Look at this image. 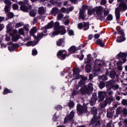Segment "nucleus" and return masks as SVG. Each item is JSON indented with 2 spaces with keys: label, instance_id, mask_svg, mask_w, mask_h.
I'll list each match as a JSON object with an SVG mask.
<instances>
[{
  "label": "nucleus",
  "instance_id": "f257e3e1",
  "mask_svg": "<svg viewBox=\"0 0 127 127\" xmlns=\"http://www.w3.org/2000/svg\"><path fill=\"white\" fill-rule=\"evenodd\" d=\"M127 9V5L126 3L122 2L119 4L118 7L116 8L115 9V14L117 20H119L121 17V12L120 10L122 11H125Z\"/></svg>",
  "mask_w": 127,
  "mask_h": 127
},
{
  "label": "nucleus",
  "instance_id": "f03ea898",
  "mask_svg": "<svg viewBox=\"0 0 127 127\" xmlns=\"http://www.w3.org/2000/svg\"><path fill=\"white\" fill-rule=\"evenodd\" d=\"M54 31L52 33V37H54L56 35H58L59 33H60L61 31V34L62 35H64V34H65L66 33V30L64 29H63L61 30V27L59 25V22H56L55 23V26H54Z\"/></svg>",
  "mask_w": 127,
  "mask_h": 127
},
{
  "label": "nucleus",
  "instance_id": "7ed1b4c3",
  "mask_svg": "<svg viewBox=\"0 0 127 127\" xmlns=\"http://www.w3.org/2000/svg\"><path fill=\"white\" fill-rule=\"evenodd\" d=\"M80 92L82 95L91 94L93 92V84L90 83L88 86H83L81 88Z\"/></svg>",
  "mask_w": 127,
  "mask_h": 127
},
{
  "label": "nucleus",
  "instance_id": "20e7f679",
  "mask_svg": "<svg viewBox=\"0 0 127 127\" xmlns=\"http://www.w3.org/2000/svg\"><path fill=\"white\" fill-rule=\"evenodd\" d=\"M7 32L10 34V36H12V41H17V40L19 39V37H20L19 35H16L14 36V34H16V33H17V30H14L12 31L11 29H8L7 30Z\"/></svg>",
  "mask_w": 127,
  "mask_h": 127
},
{
  "label": "nucleus",
  "instance_id": "39448f33",
  "mask_svg": "<svg viewBox=\"0 0 127 127\" xmlns=\"http://www.w3.org/2000/svg\"><path fill=\"white\" fill-rule=\"evenodd\" d=\"M75 115V113L73 111H71L69 115L67 116L65 118L64 120V124H66L68 123H71V124H73L74 123V116Z\"/></svg>",
  "mask_w": 127,
  "mask_h": 127
},
{
  "label": "nucleus",
  "instance_id": "423d86ee",
  "mask_svg": "<svg viewBox=\"0 0 127 127\" xmlns=\"http://www.w3.org/2000/svg\"><path fill=\"white\" fill-rule=\"evenodd\" d=\"M87 109L86 106H82L80 104L77 105L76 110L78 115H82V114H84V113H87Z\"/></svg>",
  "mask_w": 127,
  "mask_h": 127
},
{
  "label": "nucleus",
  "instance_id": "0eeeda50",
  "mask_svg": "<svg viewBox=\"0 0 127 127\" xmlns=\"http://www.w3.org/2000/svg\"><path fill=\"white\" fill-rule=\"evenodd\" d=\"M88 8L87 5H83L82 8L80 10L79 19H82V20H85L86 17H85V11Z\"/></svg>",
  "mask_w": 127,
  "mask_h": 127
},
{
  "label": "nucleus",
  "instance_id": "6e6552de",
  "mask_svg": "<svg viewBox=\"0 0 127 127\" xmlns=\"http://www.w3.org/2000/svg\"><path fill=\"white\" fill-rule=\"evenodd\" d=\"M57 57L61 59V60H64L67 56V52L65 50H60L57 53Z\"/></svg>",
  "mask_w": 127,
  "mask_h": 127
},
{
  "label": "nucleus",
  "instance_id": "1a4fd4ad",
  "mask_svg": "<svg viewBox=\"0 0 127 127\" xmlns=\"http://www.w3.org/2000/svg\"><path fill=\"white\" fill-rule=\"evenodd\" d=\"M101 62H102V61H100L99 60H96L95 61V64L96 66H94L93 71H95V72H100L101 70V66H102Z\"/></svg>",
  "mask_w": 127,
  "mask_h": 127
},
{
  "label": "nucleus",
  "instance_id": "9d476101",
  "mask_svg": "<svg viewBox=\"0 0 127 127\" xmlns=\"http://www.w3.org/2000/svg\"><path fill=\"white\" fill-rule=\"evenodd\" d=\"M118 58H119V59H122V63H126L127 62V54L120 53L118 54Z\"/></svg>",
  "mask_w": 127,
  "mask_h": 127
},
{
  "label": "nucleus",
  "instance_id": "9b49d317",
  "mask_svg": "<svg viewBox=\"0 0 127 127\" xmlns=\"http://www.w3.org/2000/svg\"><path fill=\"white\" fill-rule=\"evenodd\" d=\"M54 24V22L53 21H51L47 25L42 28L43 30H44V32L46 33L47 32V29H50V28H52L53 27V25Z\"/></svg>",
  "mask_w": 127,
  "mask_h": 127
},
{
  "label": "nucleus",
  "instance_id": "f8f14e48",
  "mask_svg": "<svg viewBox=\"0 0 127 127\" xmlns=\"http://www.w3.org/2000/svg\"><path fill=\"white\" fill-rule=\"evenodd\" d=\"M73 71L75 79H79L80 78V74L79 73L81 72V69L79 67H75L73 69Z\"/></svg>",
  "mask_w": 127,
  "mask_h": 127
},
{
  "label": "nucleus",
  "instance_id": "ddd939ff",
  "mask_svg": "<svg viewBox=\"0 0 127 127\" xmlns=\"http://www.w3.org/2000/svg\"><path fill=\"white\" fill-rule=\"evenodd\" d=\"M108 84L109 86H110L111 88V89H113V90H114V91H116V90H118L119 88H120V86L118 84L113 85L114 81L113 80H110L108 82Z\"/></svg>",
  "mask_w": 127,
  "mask_h": 127
},
{
  "label": "nucleus",
  "instance_id": "4468645a",
  "mask_svg": "<svg viewBox=\"0 0 127 127\" xmlns=\"http://www.w3.org/2000/svg\"><path fill=\"white\" fill-rule=\"evenodd\" d=\"M107 95V93L104 91H100L98 93V99L99 102H102V101L104 100L105 99V97H106Z\"/></svg>",
  "mask_w": 127,
  "mask_h": 127
},
{
  "label": "nucleus",
  "instance_id": "2eb2a0df",
  "mask_svg": "<svg viewBox=\"0 0 127 127\" xmlns=\"http://www.w3.org/2000/svg\"><path fill=\"white\" fill-rule=\"evenodd\" d=\"M94 10L96 12V14L101 15V14H103V10H104V8H103V7L99 6L95 7Z\"/></svg>",
  "mask_w": 127,
  "mask_h": 127
},
{
  "label": "nucleus",
  "instance_id": "dca6fc26",
  "mask_svg": "<svg viewBox=\"0 0 127 127\" xmlns=\"http://www.w3.org/2000/svg\"><path fill=\"white\" fill-rule=\"evenodd\" d=\"M32 8V7H31V5H29L28 7L25 5H21L20 7V9L24 12H28V10H30Z\"/></svg>",
  "mask_w": 127,
  "mask_h": 127
},
{
  "label": "nucleus",
  "instance_id": "f3484780",
  "mask_svg": "<svg viewBox=\"0 0 127 127\" xmlns=\"http://www.w3.org/2000/svg\"><path fill=\"white\" fill-rule=\"evenodd\" d=\"M91 124L93 125L95 124V126H97L98 127H99L100 126V122L98 120V119H97L95 116L92 118L91 120Z\"/></svg>",
  "mask_w": 127,
  "mask_h": 127
},
{
  "label": "nucleus",
  "instance_id": "a211bd4d",
  "mask_svg": "<svg viewBox=\"0 0 127 127\" xmlns=\"http://www.w3.org/2000/svg\"><path fill=\"white\" fill-rule=\"evenodd\" d=\"M46 33H44V31L38 33L37 36V40H39V39H41L44 37L47 36V34H44Z\"/></svg>",
  "mask_w": 127,
  "mask_h": 127
},
{
  "label": "nucleus",
  "instance_id": "6ab92c4d",
  "mask_svg": "<svg viewBox=\"0 0 127 127\" xmlns=\"http://www.w3.org/2000/svg\"><path fill=\"white\" fill-rule=\"evenodd\" d=\"M81 78L82 79L81 80H80V82H79V85L80 87H82V86H84V85H85V81H86V80H87L86 77H84V76H81Z\"/></svg>",
  "mask_w": 127,
  "mask_h": 127
},
{
  "label": "nucleus",
  "instance_id": "aec40b11",
  "mask_svg": "<svg viewBox=\"0 0 127 127\" xmlns=\"http://www.w3.org/2000/svg\"><path fill=\"white\" fill-rule=\"evenodd\" d=\"M77 50V48L75 46H72L69 49L68 52L70 54H73V53H75L76 51Z\"/></svg>",
  "mask_w": 127,
  "mask_h": 127
},
{
  "label": "nucleus",
  "instance_id": "412c9836",
  "mask_svg": "<svg viewBox=\"0 0 127 127\" xmlns=\"http://www.w3.org/2000/svg\"><path fill=\"white\" fill-rule=\"evenodd\" d=\"M126 40V38H125V36H120L117 37V42L120 43L121 42H123Z\"/></svg>",
  "mask_w": 127,
  "mask_h": 127
},
{
  "label": "nucleus",
  "instance_id": "4be33fe9",
  "mask_svg": "<svg viewBox=\"0 0 127 127\" xmlns=\"http://www.w3.org/2000/svg\"><path fill=\"white\" fill-rule=\"evenodd\" d=\"M37 44V43L36 42L30 41L28 42L26 44V46H35V45Z\"/></svg>",
  "mask_w": 127,
  "mask_h": 127
},
{
  "label": "nucleus",
  "instance_id": "5701e85b",
  "mask_svg": "<svg viewBox=\"0 0 127 127\" xmlns=\"http://www.w3.org/2000/svg\"><path fill=\"white\" fill-rule=\"evenodd\" d=\"M52 14H54V15H56L57 13H59V9L57 7H54L51 11Z\"/></svg>",
  "mask_w": 127,
  "mask_h": 127
},
{
  "label": "nucleus",
  "instance_id": "b1692460",
  "mask_svg": "<svg viewBox=\"0 0 127 127\" xmlns=\"http://www.w3.org/2000/svg\"><path fill=\"white\" fill-rule=\"evenodd\" d=\"M109 74V72L107 71L106 72L105 75H103L100 77V79H102V81H106V80H108V75Z\"/></svg>",
  "mask_w": 127,
  "mask_h": 127
},
{
  "label": "nucleus",
  "instance_id": "393cba45",
  "mask_svg": "<svg viewBox=\"0 0 127 127\" xmlns=\"http://www.w3.org/2000/svg\"><path fill=\"white\" fill-rule=\"evenodd\" d=\"M92 70V66H91L90 64H87L85 66V71L87 73H90Z\"/></svg>",
  "mask_w": 127,
  "mask_h": 127
},
{
  "label": "nucleus",
  "instance_id": "a878e982",
  "mask_svg": "<svg viewBox=\"0 0 127 127\" xmlns=\"http://www.w3.org/2000/svg\"><path fill=\"white\" fill-rule=\"evenodd\" d=\"M38 13L39 14L41 15L45 13V10L44 9V8H43V7L39 8Z\"/></svg>",
  "mask_w": 127,
  "mask_h": 127
},
{
  "label": "nucleus",
  "instance_id": "bb28decb",
  "mask_svg": "<svg viewBox=\"0 0 127 127\" xmlns=\"http://www.w3.org/2000/svg\"><path fill=\"white\" fill-rule=\"evenodd\" d=\"M64 42V39H59L57 42V45L58 46H61L62 44Z\"/></svg>",
  "mask_w": 127,
  "mask_h": 127
},
{
  "label": "nucleus",
  "instance_id": "cd10ccee",
  "mask_svg": "<svg viewBox=\"0 0 127 127\" xmlns=\"http://www.w3.org/2000/svg\"><path fill=\"white\" fill-rule=\"evenodd\" d=\"M36 11H37V9H33L30 12L29 14L31 15L32 17H34L35 15H36Z\"/></svg>",
  "mask_w": 127,
  "mask_h": 127
},
{
  "label": "nucleus",
  "instance_id": "c85d7f7f",
  "mask_svg": "<svg viewBox=\"0 0 127 127\" xmlns=\"http://www.w3.org/2000/svg\"><path fill=\"white\" fill-rule=\"evenodd\" d=\"M7 44L8 45H11L12 50L17 48V45H16V44H12V42H9V43H7Z\"/></svg>",
  "mask_w": 127,
  "mask_h": 127
},
{
  "label": "nucleus",
  "instance_id": "c756f323",
  "mask_svg": "<svg viewBox=\"0 0 127 127\" xmlns=\"http://www.w3.org/2000/svg\"><path fill=\"white\" fill-rule=\"evenodd\" d=\"M96 44L98 45H100L101 47L104 46V43H103V41L101 40L100 39H98L96 41Z\"/></svg>",
  "mask_w": 127,
  "mask_h": 127
},
{
  "label": "nucleus",
  "instance_id": "7c9ffc66",
  "mask_svg": "<svg viewBox=\"0 0 127 127\" xmlns=\"http://www.w3.org/2000/svg\"><path fill=\"white\" fill-rule=\"evenodd\" d=\"M89 29V23H85L83 24V30H88Z\"/></svg>",
  "mask_w": 127,
  "mask_h": 127
},
{
  "label": "nucleus",
  "instance_id": "2f4dec72",
  "mask_svg": "<svg viewBox=\"0 0 127 127\" xmlns=\"http://www.w3.org/2000/svg\"><path fill=\"white\" fill-rule=\"evenodd\" d=\"M64 17V14L62 13H60L58 14L57 19L58 20H61Z\"/></svg>",
  "mask_w": 127,
  "mask_h": 127
},
{
  "label": "nucleus",
  "instance_id": "473e14b6",
  "mask_svg": "<svg viewBox=\"0 0 127 127\" xmlns=\"http://www.w3.org/2000/svg\"><path fill=\"white\" fill-rule=\"evenodd\" d=\"M88 14L89 15H92V14H95V8L92 9H89L88 10Z\"/></svg>",
  "mask_w": 127,
  "mask_h": 127
},
{
  "label": "nucleus",
  "instance_id": "72a5a7b5",
  "mask_svg": "<svg viewBox=\"0 0 127 127\" xmlns=\"http://www.w3.org/2000/svg\"><path fill=\"white\" fill-rule=\"evenodd\" d=\"M75 106V104H74V102L70 101L68 103V107L69 108V110H71V109L74 108Z\"/></svg>",
  "mask_w": 127,
  "mask_h": 127
},
{
  "label": "nucleus",
  "instance_id": "f704fd0d",
  "mask_svg": "<svg viewBox=\"0 0 127 127\" xmlns=\"http://www.w3.org/2000/svg\"><path fill=\"white\" fill-rule=\"evenodd\" d=\"M104 14L105 16H107L109 13H110V11L109 9L106 8L103 10Z\"/></svg>",
  "mask_w": 127,
  "mask_h": 127
},
{
  "label": "nucleus",
  "instance_id": "c9c22d12",
  "mask_svg": "<svg viewBox=\"0 0 127 127\" xmlns=\"http://www.w3.org/2000/svg\"><path fill=\"white\" fill-rule=\"evenodd\" d=\"M37 30H36V27H33L30 31V33L31 34V35H33V34H34V33H35L36 32Z\"/></svg>",
  "mask_w": 127,
  "mask_h": 127
},
{
  "label": "nucleus",
  "instance_id": "e433bc0d",
  "mask_svg": "<svg viewBox=\"0 0 127 127\" xmlns=\"http://www.w3.org/2000/svg\"><path fill=\"white\" fill-rule=\"evenodd\" d=\"M23 25V22H20L19 23H17L15 25L16 28H19V27H21Z\"/></svg>",
  "mask_w": 127,
  "mask_h": 127
},
{
  "label": "nucleus",
  "instance_id": "4c0bfd02",
  "mask_svg": "<svg viewBox=\"0 0 127 127\" xmlns=\"http://www.w3.org/2000/svg\"><path fill=\"white\" fill-rule=\"evenodd\" d=\"M18 33L21 35H24L25 34L24 33V30L23 28H20L18 30Z\"/></svg>",
  "mask_w": 127,
  "mask_h": 127
},
{
  "label": "nucleus",
  "instance_id": "58836bf2",
  "mask_svg": "<svg viewBox=\"0 0 127 127\" xmlns=\"http://www.w3.org/2000/svg\"><path fill=\"white\" fill-rule=\"evenodd\" d=\"M110 77L111 78H114L116 77V72L115 71H111L110 74Z\"/></svg>",
  "mask_w": 127,
  "mask_h": 127
},
{
  "label": "nucleus",
  "instance_id": "ea45409f",
  "mask_svg": "<svg viewBox=\"0 0 127 127\" xmlns=\"http://www.w3.org/2000/svg\"><path fill=\"white\" fill-rule=\"evenodd\" d=\"M91 113L93 115H97V108H96V107H93L91 109Z\"/></svg>",
  "mask_w": 127,
  "mask_h": 127
},
{
  "label": "nucleus",
  "instance_id": "a19ab883",
  "mask_svg": "<svg viewBox=\"0 0 127 127\" xmlns=\"http://www.w3.org/2000/svg\"><path fill=\"white\" fill-rule=\"evenodd\" d=\"M8 93H11L10 90L7 88H5L2 92V94L3 95H6V94H8Z\"/></svg>",
  "mask_w": 127,
  "mask_h": 127
},
{
  "label": "nucleus",
  "instance_id": "79ce46f5",
  "mask_svg": "<svg viewBox=\"0 0 127 127\" xmlns=\"http://www.w3.org/2000/svg\"><path fill=\"white\" fill-rule=\"evenodd\" d=\"M91 55H87V58L85 60V62L86 63H90V61H91Z\"/></svg>",
  "mask_w": 127,
  "mask_h": 127
},
{
  "label": "nucleus",
  "instance_id": "37998d69",
  "mask_svg": "<svg viewBox=\"0 0 127 127\" xmlns=\"http://www.w3.org/2000/svg\"><path fill=\"white\" fill-rule=\"evenodd\" d=\"M106 20H108V21H110L111 20H113V15L112 14H109L107 16Z\"/></svg>",
  "mask_w": 127,
  "mask_h": 127
},
{
  "label": "nucleus",
  "instance_id": "c03bdc74",
  "mask_svg": "<svg viewBox=\"0 0 127 127\" xmlns=\"http://www.w3.org/2000/svg\"><path fill=\"white\" fill-rule=\"evenodd\" d=\"M60 11H61L63 13H66L68 12L67 9H66V8H65V7H62Z\"/></svg>",
  "mask_w": 127,
  "mask_h": 127
},
{
  "label": "nucleus",
  "instance_id": "a18cd8bd",
  "mask_svg": "<svg viewBox=\"0 0 127 127\" xmlns=\"http://www.w3.org/2000/svg\"><path fill=\"white\" fill-rule=\"evenodd\" d=\"M122 113V108L121 107H118L116 110L117 115H120Z\"/></svg>",
  "mask_w": 127,
  "mask_h": 127
},
{
  "label": "nucleus",
  "instance_id": "49530a36",
  "mask_svg": "<svg viewBox=\"0 0 127 127\" xmlns=\"http://www.w3.org/2000/svg\"><path fill=\"white\" fill-rule=\"evenodd\" d=\"M10 10V7L9 6H5L4 11L5 12H8Z\"/></svg>",
  "mask_w": 127,
  "mask_h": 127
},
{
  "label": "nucleus",
  "instance_id": "de8ad7c7",
  "mask_svg": "<svg viewBox=\"0 0 127 127\" xmlns=\"http://www.w3.org/2000/svg\"><path fill=\"white\" fill-rule=\"evenodd\" d=\"M4 2L5 4H7V5H10V4H11V1L9 0H4Z\"/></svg>",
  "mask_w": 127,
  "mask_h": 127
},
{
  "label": "nucleus",
  "instance_id": "09e8293b",
  "mask_svg": "<svg viewBox=\"0 0 127 127\" xmlns=\"http://www.w3.org/2000/svg\"><path fill=\"white\" fill-rule=\"evenodd\" d=\"M79 94V91L73 90L71 96H76V95H78Z\"/></svg>",
  "mask_w": 127,
  "mask_h": 127
},
{
  "label": "nucleus",
  "instance_id": "8fccbe9b",
  "mask_svg": "<svg viewBox=\"0 0 127 127\" xmlns=\"http://www.w3.org/2000/svg\"><path fill=\"white\" fill-rule=\"evenodd\" d=\"M122 104L123 106H127V100L126 99H123L122 101Z\"/></svg>",
  "mask_w": 127,
  "mask_h": 127
},
{
  "label": "nucleus",
  "instance_id": "3c124183",
  "mask_svg": "<svg viewBox=\"0 0 127 127\" xmlns=\"http://www.w3.org/2000/svg\"><path fill=\"white\" fill-rule=\"evenodd\" d=\"M99 87L100 89H103V88L105 87V83L103 82H101L100 84H99Z\"/></svg>",
  "mask_w": 127,
  "mask_h": 127
},
{
  "label": "nucleus",
  "instance_id": "603ef678",
  "mask_svg": "<svg viewBox=\"0 0 127 127\" xmlns=\"http://www.w3.org/2000/svg\"><path fill=\"white\" fill-rule=\"evenodd\" d=\"M118 33L119 34H121L122 36H124V30L121 29H119L118 30Z\"/></svg>",
  "mask_w": 127,
  "mask_h": 127
},
{
  "label": "nucleus",
  "instance_id": "864d4df0",
  "mask_svg": "<svg viewBox=\"0 0 127 127\" xmlns=\"http://www.w3.org/2000/svg\"><path fill=\"white\" fill-rule=\"evenodd\" d=\"M83 25H83L82 23H80L78 24L77 27L79 28V29H82V28L83 27Z\"/></svg>",
  "mask_w": 127,
  "mask_h": 127
},
{
  "label": "nucleus",
  "instance_id": "5fc2aeb1",
  "mask_svg": "<svg viewBox=\"0 0 127 127\" xmlns=\"http://www.w3.org/2000/svg\"><path fill=\"white\" fill-rule=\"evenodd\" d=\"M7 15L10 18H12V17L14 16L13 13L11 12H9Z\"/></svg>",
  "mask_w": 127,
  "mask_h": 127
},
{
  "label": "nucleus",
  "instance_id": "6e6d98bb",
  "mask_svg": "<svg viewBox=\"0 0 127 127\" xmlns=\"http://www.w3.org/2000/svg\"><path fill=\"white\" fill-rule=\"evenodd\" d=\"M13 9L14 10L18 9V5L16 4H13L12 5Z\"/></svg>",
  "mask_w": 127,
  "mask_h": 127
},
{
  "label": "nucleus",
  "instance_id": "4d7b16f0",
  "mask_svg": "<svg viewBox=\"0 0 127 127\" xmlns=\"http://www.w3.org/2000/svg\"><path fill=\"white\" fill-rule=\"evenodd\" d=\"M107 117L109 119H112L113 117V114L111 113H107Z\"/></svg>",
  "mask_w": 127,
  "mask_h": 127
},
{
  "label": "nucleus",
  "instance_id": "13d9d810",
  "mask_svg": "<svg viewBox=\"0 0 127 127\" xmlns=\"http://www.w3.org/2000/svg\"><path fill=\"white\" fill-rule=\"evenodd\" d=\"M32 55H33V56L37 55V51L36 50H33Z\"/></svg>",
  "mask_w": 127,
  "mask_h": 127
},
{
  "label": "nucleus",
  "instance_id": "bf43d9fd",
  "mask_svg": "<svg viewBox=\"0 0 127 127\" xmlns=\"http://www.w3.org/2000/svg\"><path fill=\"white\" fill-rule=\"evenodd\" d=\"M100 3L102 5H104V4H106V3H107V1L106 0H102Z\"/></svg>",
  "mask_w": 127,
  "mask_h": 127
},
{
  "label": "nucleus",
  "instance_id": "052dcab7",
  "mask_svg": "<svg viewBox=\"0 0 127 127\" xmlns=\"http://www.w3.org/2000/svg\"><path fill=\"white\" fill-rule=\"evenodd\" d=\"M4 28V25L3 24H0V31H1L2 29Z\"/></svg>",
  "mask_w": 127,
  "mask_h": 127
},
{
  "label": "nucleus",
  "instance_id": "680f3d73",
  "mask_svg": "<svg viewBox=\"0 0 127 127\" xmlns=\"http://www.w3.org/2000/svg\"><path fill=\"white\" fill-rule=\"evenodd\" d=\"M73 9H74V7L73 6H71V7H68L67 10V11H72V10H73Z\"/></svg>",
  "mask_w": 127,
  "mask_h": 127
},
{
  "label": "nucleus",
  "instance_id": "e2e57ef3",
  "mask_svg": "<svg viewBox=\"0 0 127 127\" xmlns=\"http://www.w3.org/2000/svg\"><path fill=\"white\" fill-rule=\"evenodd\" d=\"M48 0V1H50V3H52V4H55V3H56V1H54V0Z\"/></svg>",
  "mask_w": 127,
  "mask_h": 127
},
{
  "label": "nucleus",
  "instance_id": "0e129e2a",
  "mask_svg": "<svg viewBox=\"0 0 127 127\" xmlns=\"http://www.w3.org/2000/svg\"><path fill=\"white\" fill-rule=\"evenodd\" d=\"M68 34L69 35H74V32L72 30H69L68 31Z\"/></svg>",
  "mask_w": 127,
  "mask_h": 127
},
{
  "label": "nucleus",
  "instance_id": "69168bd1",
  "mask_svg": "<svg viewBox=\"0 0 127 127\" xmlns=\"http://www.w3.org/2000/svg\"><path fill=\"white\" fill-rule=\"evenodd\" d=\"M123 112L124 115H127V109L124 108V109H123Z\"/></svg>",
  "mask_w": 127,
  "mask_h": 127
},
{
  "label": "nucleus",
  "instance_id": "338daca9",
  "mask_svg": "<svg viewBox=\"0 0 127 127\" xmlns=\"http://www.w3.org/2000/svg\"><path fill=\"white\" fill-rule=\"evenodd\" d=\"M99 37H100V34H96L94 35V38L96 39H98V38H99Z\"/></svg>",
  "mask_w": 127,
  "mask_h": 127
},
{
  "label": "nucleus",
  "instance_id": "774afa93",
  "mask_svg": "<svg viewBox=\"0 0 127 127\" xmlns=\"http://www.w3.org/2000/svg\"><path fill=\"white\" fill-rule=\"evenodd\" d=\"M124 125L125 127H127V120H125L124 121Z\"/></svg>",
  "mask_w": 127,
  "mask_h": 127
}]
</instances>
